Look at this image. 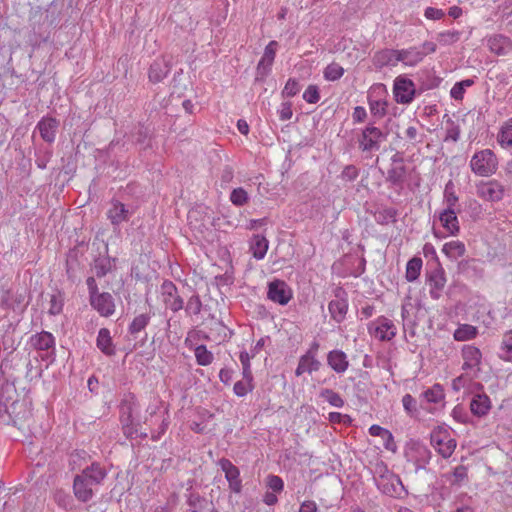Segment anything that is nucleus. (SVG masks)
Instances as JSON below:
<instances>
[{
    "label": "nucleus",
    "instance_id": "17",
    "mask_svg": "<svg viewBox=\"0 0 512 512\" xmlns=\"http://www.w3.org/2000/svg\"><path fill=\"white\" fill-rule=\"evenodd\" d=\"M89 301L90 305L103 317H110L115 312L114 298L108 292L98 293Z\"/></svg>",
    "mask_w": 512,
    "mask_h": 512
},
{
    "label": "nucleus",
    "instance_id": "43",
    "mask_svg": "<svg viewBox=\"0 0 512 512\" xmlns=\"http://www.w3.org/2000/svg\"><path fill=\"white\" fill-rule=\"evenodd\" d=\"M50 306L48 309V313L50 315H58L63 310L64 305V295L62 292L58 291L56 294H52L49 302Z\"/></svg>",
    "mask_w": 512,
    "mask_h": 512
},
{
    "label": "nucleus",
    "instance_id": "11",
    "mask_svg": "<svg viewBox=\"0 0 512 512\" xmlns=\"http://www.w3.org/2000/svg\"><path fill=\"white\" fill-rule=\"evenodd\" d=\"M293 297V291L283 280L275 279L268 283L267 298L281 306L287 305Z\"/></svg>",
    "mask_w": 512,
    "mask_h": 512
},
{
    "label": "nucleus",
    "instance_id": "34",
    "mask_svg": "<svg viewBox=\"0 0 512 512\" xmlns=\"http://www.w3.org/2000/svg\"><path fill=\"white\" fill-rule=\"evenodd\" d=\"M442 251L448 258L456 260L465 254L466 248L463 242L456 240L445 243Z\"/></svg>",
    "mask_w": 512,
    "mask_h": 512
},
{
    "label": "nucleus",
    "instance_id": "58",
    "mask_svg": "<svg viewBox=\"0 0 512 512\" xmlns=\"http://www.w3.org/2000/svg\"><path fill=\"white\" fill-rule=\"evenodd\" d=\"M359 176V169L354 165H346L340 175L341 180L352 182Z\"/></svg>",
    "mask_w": 512,
    "mask_h": 512
},
{
    "label": "nucleus",
    "instance_id": "10",
    "mask_svg": "<svg viewBox=\"0 0 512 512\" xmlns=\"http://www.w3.org/2000/svg\"><path fill=\"white\" fill-rule=\"evenodd\" d=\"M430 439L432 446L443 458H449L456 448V440L450 438L448 432L441 428L434 429Z\"/></svg>",
    "mask_w": 512,
    "mask_h": 512
},
{
    "label": "nucleus",
    "instance_id": "47",
    "mask_svg": "<svg viewBox=\"0 0 512 512\" xmlns=\"http://www.w3.org/2000/svg\"><path fill=\"white\" fill-rule=\"evenodd\" d=\"M344 74V68L338 63L329 64L324 70V78L328 81H336Z\"/></svg>",
    "mask_w": 512,
    "mask_h": 512
},
{
    "label": "nucleus",
    "instance_id": "56",
    "mask_svg": "<svg viewBox=\"0 0 512 512\" xmlns=\"http://www.w3.org/2000/svg\"><path fill=\"white\" fill-rule=\"evenodd\" d=\"M300 89L301 85L299 81L294 78H289L282 91V95L284 97H293L300 91Z\"/></svg>",
    "mask_w": 512,
    "mask_h": 512
},
{
    "label": "nucleus",
    "instance_id": "41",
    "mask_svg": "<svg viewBox=\"0 0 512 512\" xmlns=\"http://www.w3.org/2000/svg\"><path fill=\"white\" fill-rule=\"evenodd\" d=\"M150 322V315L149 314H140L138 316H136L133 321L131 322V324L129 325V333L132 334V335H135L139 332H141L142 330L145 329V327L149 324Z\"/></svg>",
    "mask_w": 512,
    "mask_h": 512
},
{
    "label": "nucleus",
    "instance_id": "20",
    "mask_svg": "<svg viewBox=\"0 0 512 512\" xmlns=\"http://www.w3.org/2000/svg\"><path fill=\"white\" fill-rule=\"evenodd\" d=\"M370 332H374L375 336L381 341H389L396 336V326L394 323L385 317H380L377 324L369 327Z\"/></svg>",
    "mask_w": 512,
    "mask_h": 512
},
{
    "label": "nucleus",
    "instance_id": "57",
    "mask_svg": "<svg viewBox=\"0 0 512 512\" xmlns=\"http://www.w3.org/2000/svg\"><path fill=\"white\" fill-rule=\"evenodd\" d=\"M303 99L309 104H315L320 100L319 88L316 85H309L303 93Z\"/></svg>",
    "mask_w": 512,
    "mask_h": 512
},
{
    "label": "nucleus",
    "instance_id": "29",
    "mask_svg": "<svg viewBox=\"0 0 512 512\" xmlns=\"http://www.w3.org/2000/svg\"><path fill=\"white\" fill-rule=\"evenodd\" d=\"M439 220L442 223V226L451 235H457L459 233L460 227L456 210L444 209L439 215Z\"/></svg>",
    "mask_w": 512,
    "mask_h": 512
},
{
    "label": "nucleus",
    "instance_id": "3",
    "mask_svg": "<svg viewBox=\"0 0 512 512\" xmlns=\"http://www.w3.org/2000/svg\"><path fill=\"white\" fill-rule=\"evenodd\" d=\"M31 400L23 397L6 408L0 410V421L4 424H12L19 430H29L32 422Z\"/></svg>",
    "mask_w": 512,
    "mask_h": 512
},
{
    "label": "nucleus",
    "instance_id": "36",
    "mask_svg": "<svg viewBox=\"0 0 512 512\" xmlns=\"http://www.w3.org/2000/svg\"><path fill=\"white\" fill-rule=\"evenodd\" d=\"M398 211L392 207H386L378 209L374 213L375 221L380 225H388L389 223H395Z\"/></svg>",
    "mask_w": 512,
    "mask_h": 512
},
{
    "label": "nucleus",
    "instance_id": "35",
    "mask_svg": "<svg viewBox=\"0 0 512 512\" xmlns=\"http://www.w3.org/2000/svg\"><path fill=\"white\" fill-rule=\"evenodd\" d=\"M405 165H392L387 172V181L394 186H402L406 178Z\"/></svg>",
    "mask_w": 512,
    "mask_h": 512
},
{
    "label": "nucleus",
    "instance_id": "32",
    "mask_svg": "<svg viewBox=\"0 0 512 512\" xmlns=\"http://www.w3.org/2000/svg\"><path fill=\"white\" fill-rule=\"evenodd\" d=\"M269 242L263 235H254L251 241L250 250L253 257L261 260L265 257L268 250Z\"/></svg>",
    "mask_w": 512,
    "mask_h": 512
},
{
    "label": "nucleus",
    "instance_id": "19",
    "mask_svg": "<svg viewBox=\"0 0 512 512\" xmlns=\"http://www.w3.org/2000/svg\"><path fill=\"white\" fill-rule=\"evenodd\" d=\"M133 211H130L122 202L118 200L111 201V207L107 211V218L114 227L127 222Z\"/></svg>",
    "mask_w": 512,
    "mask_h": 512
},
{
    "label": "nucleus",
    "instance_id": "2",
    "mask_svg": "<svg viewBox=\"0 0 512 512\" xmlns=\"http://www.w3.org/2000/svg\"><path fill=\"white\" fill-rule=\"evenodd\" d=\"M22 359L17 357L7 358L0 365V410L9 404L18 401L19 395L15 387V367L19 366Z\"/></svg>",
    "mask_w": 512,
    "mask_h": 512
},
{
    "label": "nucleus",
    "instance_id": "8",
    "mask_svg": "<svg viewBox=\"0 0 512 512\" xmlns=\"http://www.w3.org/2000/svg\"><path fill=\"white\" fill-rule=\"evenodd\" d=\"M395 101L399 104H410L417 93L414 82L406 76L395 78L393 84Z\"/></svg>",
    "mask_w": 512,
    "mask_h": 512
},
{
    "label": "nucleus",
    "instance_id": "45",
    "mask_svg": "<svg viewBox=\"0 0 512 512\" xmlns=\"http://www.w3.org/2000/svg\"><path fill=\"white\" fill-rule=\"evenodd\" d=\"M131 138L137 144H144L149 137V128L139 123L131 131Z\"/></svg>",
    "mask_w": 512,
    "mask_h": 512
},
{
    "label": "nucleus",
    "instance_id": "24",
    "mask_svg": "<svg viewBox=\"0 0 512 512\" xmlns=\"http://www.w3.org/2000/svg\"><path fill=\"white\" fill-rule=\"evenodd\" d=\"M277 46L278 43L276 41H270L265 47L264 54L257 65V75L264 77L268 74L275 59Z\"/></svg>",
    "mask_w": 512,
    "mask_h": 512
},
{
    "label": "nucleus",
    "instance_id": "49",
    "mask_svg": "<svg viewBox=\"0 0 512 512\" xmlns=\"http://www.w3.org/2000/svg\"><path fill=\"white\" fill-rule=\"evenodd\" d=\"M112 269L110 258H99L95 260L94 272L98 278H102L107 275Z\"/></svg>",
    "mask_w": 512,
    "mask_h": 512
},
{
    "label": "nucleus",
    "instance_id": "40",
    "mask_svg": "<svg viewBox=\"0 0 512 512\" xmlns=\"http://www.w3.org/2000/svg\"><path fill=\"white\" fill-rule=\"evenodd\" d=\"M195 358L198 365L207 366L212 363L214 356L205 345H199L195 348Z\"/></svg>",
    "mask_w": 512,
    "mask_h": 512
},
{
    "label": "nucleus",
    "instance_id": "44",
    "mask_svg": "<svg viewBox=\"0 0 512 512\" xmlns=\"http://www.w3.org/2000/svg\"><path fill=\"white\" fill-rule=\"evenodd\" d=\"M320 396L324 398L331 406L341 408L344 405V400L340 394L333 391L332 389H323L320 392Z\"/></svg>",
    "mask_w": 512,
    "mask_h": 512
},
{
    "label": "nucleus",
    "instance_id": "15",
    "mask_svg": "<svg viewBox=\"0 0 512 512\" xmlns=\"http://www.w3.org/2000/svg\"><path fill=\"white\" fill-rule=\"evenodd\" d=\"M426 278L430 286L431 297L435 300L439 299L447 281L444 269L437 263L434 269L426 273Z\"/></svg>",
    "mask_w": 512,
    "mask_h": 512
},
{
    "label": "nucleus",
    "instance_id": "39",
    "mask_svg": "<svg viewBox=\"0 0 512 512\" xmlns=\"http://www.w3.org/2000/svg\"><path fill=\"white\" fill-rule=\"evenodd\" d=\"M138 409L139 404L137 403L135 397L133 395H128L121 401L120 415L135 416Z\"/></svg>",
    "mask_w": 512,
    "mask_h": 512
},
{
    "label": "nucleus",
    "instance_id": "51",
    "mask_svg": "<svg viewBox=\"0 0 512 512\" xmlns=\"http://www.w3.org/2000/svg\"><path fill=\"white\" fill-rule=\"evenodd\" d=\"M202 310V301L199 295H192L186 304L185 312L187 315H198Z\"/></svg>",
    "mask_w": 512,
    "mask_h": 512
},
{
    "label": "nucleus",
    "instance_id": "18",
    "mask_svg": "<svg viewBox=\"0 0 512 512\" xmlns=\"http://www.w3.org/2000/svg\"><path fill=\"white\" fill-rule=\"evenodd\" d=\"M399 51L396 49L384 48L376 51L372 56V64L376 70L384 67H395L399 63Z\"/></svg>",
    "mask_w": 512,
    "mask_h": 512
},
{
    "label": "nucleus",
    "instance_id": "7",
    "mask_svg": "<svg viewBox=\"0 0 512 512\" xmlns=\"http://www.w3.org/2000/svg\"><path fill=\"white\" fill-rule=\"evenodd\" d=\"M405 457L407 462L414 465V472L418 473L430 462L431 451L420 442H411L405 451Z\"/></svg>",
    "mask_w": 512,
    "mask_h": 512
},
{
    "label": "nucleus",
    "instance_id": "46",
    "mask_svg": "<svg viewBox=\"0 0 512 512\" xmlns=\"http://www.w3.org/2000/svg\"><path fill=\"white\" fill-rule=\"evenodd\" d=\"M462 33L458 30H447L437 35V40L442 45H451L459 41Z\"/></svg>",
    "mask_w": 512,
    "mask_h": 512
},
{
    "label": "nucleus",
    "instance_id": "9",
    "mask_svg": "<svg viewBox=\"0 0 512 512\" xmlns=\"http://www.w3.org/2000/svg\"><path fill=\"white\" fill-rule=\"evenodd\" d=\"M386 139V134L373 124H369L363 129L361 136L358 139L359 148L363 152L377 151L380 148V143Z\"/></svg>",
    "mask_w": 512,
    "mask_h": 512
},
{
    "label": "nucleus",
    "instance_id": "28",
    "mask_svg": "<svg viewBox=\"0 0 512 512\" xmlns=\"http://www.w3.org/2000/svg\"><path fill=\"white\" fill-rule=\"evenodd\" d=\"M321 362L317 359V357H314L312 355H302L299 358L298 366L295 370L296 376H301L303 373H313L320 369Z\"/></svg>",
    "mask_w": 512,
    "mask_h": 512
},
{
    "label": "nucleus",
    "instance_id": "60",
    "mask_svg": "<svg viewBox=\"0 0 512 512\" xmlns=\"http://www.w3.org/2000/svg\"><path fill=\"white\" fill-rule=\"evenodd\" d=\"M402 404H403V407L405 409V411L413 416L416 411H417V401L416 399L410 395V394H405L402 398Z\"/></svg>",
    "mask_w": 512,
    "mask_h": 512
},
{
    "label": "nucleus",
    "instance_id": "23",
    "mask_svg": "<svg viewBox=\"0 0 512 512\" xmlns=\"http://www.w3.org/2000/svg\"><path fill=\"white\" fill-rule=\"evenodd\" d=\"M59 121L53 117H43L37 124L41 138L48 143L55 140Z\"/></svg>",
    "mask_w": 512,
    "mask_h": 512
},
{
    "label": "nucleus",
    "instance_id": "4",
    "mask_svg": "<svg viewBox=\"0 0 512 512\" xmlns=\"http://www.w3.org/2000/svg\"><path fill=\"white\" fill-rule=\"evenodd\" d=\"M498 167V159L491 149L476 152L470 160L471 170L478 176L488 177L494 174Z\"/></svg>",
    "mask_w": 512,
    "mask_h": 512
},
{
    "label": "nucleus",
    "instance_id": "22",
    "mask_svg": "<svg viewBox=\"0 0 512 512\" xmlns=\"http://www.w3.org/2000/svg\"><path fill=\"white\" fill-rule=\"evenodd\" d=\"M487 47L496 55H506L512 50V41L506 36L495 34L487 38Z\"/></svg>",
    "mask_w": 512,
    "mask_h": 512
},
{
    "label": "nucleus",
    "instance_id": "38",
    "mask_svg": "<svg viewBox=\"0 0 512 512\" xmlns=\"http://www.w3.org/2000/svg\"><path fill=\"white\" fill-rule=\"evenodd\" d=\"M422 264V259L419 257H413L407 262L405 277L408 282H414L418 279L422 269Z\"/></svg>",
    "mask_w": 512,
    "mask_h": 512
},
{
    "label": "nucleus",
    "instance_id": "48",
    "mask_svg": "<svg viewBox=\"0 0 512 512\" xmlns=\"http://www.w3.org/2000/svg\"><path fill=\"white\" fill-rule=\"evenodd\" d=\"M422 396L429 403H439L444 398L443 389L439 384H435L432 388L423 392Z\"/></svg>",
    "mask_w": 512,
    "mask_h": 512
},
{
    "label": "nucleus",
    "instance_id": "5",
    "mask_svg": "<svg viewBox=\"0 0 512 512\" xmlns=\"http://www.w3.org/2000/svg\"><path fill=\"white\" fill-rule=\"evenodd\" d=\"M30 344L39 352L43 361L52 363L55 360V337L50 332L42 331L32 335Z\"/></svg>",
    "mask_w": 512,
    "mask_h": 512
},
{
    "label": "nucleus",
    "instance_id": "27",
    "mask_svg": "<svg viewBox=\"0 0 512 512\" xmlns=\"http://www.w3.org/2000/svg\"><path fill=\"white\" fill-rule=\"evenodd\" d=\"M327 364L336 373L341 374L348 369L349 361L347 359V355L342 350L336 349L328 353Z\"/></svg>",
    "mask_w": 512,
    "mask_h": 512
},
{
    "label": "nucleus",
    "instance_id": "63",
    "mask_svg": "<svg viewBox=\"0 0 512 512\" xmlns=\"http://www.w3.org/2000/svg\"><path fill=\"white\" fill-rule=\"evenodd\" d=\"M140 426H141V423L139 422L136 424L123 426V427H121V429H122L123 434L126 436V438L134 439V438L138 437V429L140 428Z\"/></svg>",
    "mask_w": 512,
    "mask_h": 512
},
{
    "label": "nucleus",
    "instance_id": "31",
    "mask_svg": "<svg viewBox=\"0 0 512 512\" xmlns=\"http://www.w3.org/2000/svg\"><path fill=\"white\" fill-rule=\"evenodd\" d=\"M97 348L107 356L115 354V347L112 342L110 331L107 328H101L96 339Z\"/></svg>",
    "mask_w": 512,
    "mask_h": 512
},
{
    "label": "nucleus",
    "instance_id": "52",
    "mask_svg": "<svg viewBox=\"0 0 512 512\" xmlns=\"http://www.w3.org/2000/svg\"><path fill=\"white\" fill-rule=\"evenodd\" d=\"M387 102L385 100H370L369 107L373 116L382 118L387 113Z\"/></svg>",
    "mask_w": 512,
    "mask_h": 512
},
{
    "label": "nucleus",
    "instance_id": "59",
    "mask_svg": "<svg viewBox=\"0 0 512 512\" xmlns=\"http://www.w3.org/2000/svg\"><path fill=\"white\" fill-rule=\"evenodd\" d=\"M89 457V454L85 450H75L70 455L69 464L72 466V469H75L81 466V461H85Z\"/></svg>",
    "mask_w": 512,
    "mask_h": 512
},
{
    "label": "nucleus",
    "instance_id": "54",
    "mask_svg": "<svg viewBox=\"0 0 512 512\" xmlns=\"http://www.w3.org/2000/svg\"><path fill=\"white\" fill-rule=\"evenodd\" d=\"M254 389L252 381L240 380L234 384L233 391L238 397H244Z\"/></svg>",
    "mask_w": 512,
    "mask_h": 512
},
{
    "label": "nucleus",
    "instance_id": "21",
    "mask_svg": "<svg viewBox=\"0 0 512 512\" xmlns=\"http://www.w3.org/2000/svg\"><path fill=\"white\" fill-rule=\"evenodd\" d=\"M462 358L464 360L463 370L476 369V373L480 371L482 353L477 347L464 345L462 348Z\"/></svg>",
    "mask_w": 512,
    "mask_h": 512
},
{
    "label": "nucleus",
    "instance_id": "62",
    "mask_svg": "<svg viewBox=\"0 0 512 512\" xmlns=\"http://www.w3.org/2000/svg\"><path fill=\"white\" fill-rule=\"evenodd\" d=\"M54 499L58 506L64 509H69L72 505V498L62 491L56 492Z\"/></svg>",
    "mask_w": 512,
    "mask_h": 512
},
{
    "label": "nucleus",
    "instance_id": "1",
    "mask_svg": "<svg viewBox=\"0 0 512 512\" xmlns=\"http://www.w3.org/2000/svg\"><path fill=\"white\" fill-rule=\"evenodd\" d=\"M107 477L106 469L98 462L86 466L73 480V492L76 499L86 503L94 496V488L100 486Z\"/></svg>",
    "mask_w": 512,
    "mask_h": 512
},
{
    "label": "nucleus",
    "instance_id": "26",
    "mask_svg": "<svg viewBox=\"0 0 512 512\" xmlns=\"http://www.w3.org/2000/svg\"><path fill=\"white\" fill-rule=\"evenodd\" d=\"M491 409V400L484 393H477L470 402V410L473 415L483 417L489 413Z\"/></svg>",
    "mask_w": 512,
    "mask_h": 512
},
{
    "label": "nucleus",
    "instance_id": "13",
    "mask_svg": "<svg viewBox=\"0 0 512 512\" xmlns=\"http://www.w3.org/2000/svg\"><path fill=\"white\" fill-rule=\"evenodd\" d=\"M375 485L381 493L393 498H404L408 495V491L403 485L400 477L396 474L392 478L386 477L379 479Z\"/></svg>",
    "mask_w": 512,
    "mask_h": 512
},
{
    "label": "nucleus",
    "instance_id": "6",
    "mask_svg": "<svg viewBox=\"0 0 512 512\" xmlns=\"http://www.w3.org/2000/svg\"><path fill=\"white\" fill-rule=\"evenodd\" d=\"M399 51V62L406 66H416L428 54L436 51V44L431 41L424 42L421 47H410Z\"/></svg>",
    "mask_w": 512,
    "mask_h": 512
},
{
    "label": "nucleus",
    "instance_id": "42",
    "mask_svg": "<svg viewBox=\"0 0 512 512\" xmlns=\"http://www.w3.org/2000/svg\"><path fill=\"white\" fill-rule=\"evenodd\" d=\"M444 199L447 206L446 209L456 210L458 196L455 193L454 184L451 180L445 186Z\"/></svg>",
    "mask_w": 512,
    "mask_h": 512
},
{
    "label": "nucleus",
    "instance_id": "14",
    "mask_svg": "<svg viewBox=\"0 0 512 512\" xmlns=\"http://www.w3.org/2000/svg\"><path fill=\"white\" fill-rule=\"evenodd\" d=\"M218 465L225 473V478L228 481L229 489L233 493H240L242 491V480L240 478V470L229 459L221 458Z\"/></svg>",
    "mask_w": 512,
    "mask_h": 512
},
{
    "label": "nucleus",
    "instance_id": "25",
    "mask_svg": "<svg viewBox=\"0 0 512 512\" xmlns=\"http://www.w3.org/2000/svg\"><path fill=\"white\" fill-rule=\"evenodd\" d=\"M171 66L168 61L165 59H156L154 62L150 65L149 68V80L152 83H159L161 82L170 72Z\"/></svg>",
    "mask_w": 512,
    "mask_h": 512
},
{
    "label": "nucleus",
    "instance_id": "55",
    "mask_svg": "<svg viewBox=\"0 0 512 512\" xmlns=\"http://www.w3.org/2000/svg\"><path fill=\"white\" fill-rule=\"evenodd\" d=\"M501 349L506 353L500 355L501 359L509 361L510 357L508 356V354L512 353V330L504 334Z\"/></svg>",
    "mask_w": 512,
    "mask_h": 512
},
{
    "label": "nucleus",
    "instance_id": "61",
    "mask_svg": "<svg viewBox=\"0 0 512 512\" xmlns=\"http://www.w3.org/2000/svg\"><path fill=\"white\" fill-rule=\"evenodd\" d=\"M267 486L274 492L280 493L284 489V482L277 475H269L267 477Z\"/></svg>",
    "mask_w": 512,
    "mask_h": 512
},
{
    "label": "nucleus",
    "instance_id": "16",
    "mask_svg": "<svg viewBox=\"0 0 512 512\" xmlns=\"http://www.w3.org/2000/svg\"><path fill=\"white\" fill-rule=\"evenodd\" d=\"M504 194V186L496 180L481 183L477 187V195L486 201H500Z\"/></svg>",
    "mask_w": 512,
    "mask_h": 512
},
{
    "label": "nucleus",
    "instance_id": "64",
    "mask_svg": "<svg viewBox=\"0 0 512 512\" xmlns=\"http://www.w3.org/2000/svg\"><path fill=\"white\" fill-rule=\"evenodd\" d=\"M453 483H461L463 480L467 478V468L463 465H459L453 470Z\"/></svg>",
    "mask_w": 512,
    "mask_h": 512
},
{
    "label": "nucleus",
    "instance_id": "30",
    "mask_svg": "<svg viewBox=\"0 0 512 512\" xmlns=\"http://www.w3.org/2000/svg\"><path fill=\"white\" fill-rule=\"evenodd\" d=\"M338 297V294H336ZM328 310L333 320L340 323L345 319L348 310L347 300L344 298H337L331 300L328 304Z\"/></svg>",
    "mask_w": 512,
    "mask_h": 512
},
{
    "label": "nucleus",
    "instance_id": "53",
    "mask_svg": "<svg viewBox=\"0 0 512 512\" xmlns=\"http://www.w3.org/2000/svg\"><path fill=\"white\" fill-rule=\"evenodd\" d=\"M230 200L234 205L240 207V206L245 205L248 202L249 196H248V193L246 192V190L239 187V188L234 189L231 192Z\"/></svg>",
    "mask_w": 512,
    "mask_h": 512
},
{
    "label": "nucleus",
    "instance_id": "37",
    "mask_svg": "<svg viewBox=\"0 0 512 512\" xmlns=\"http://www.w3.org/2000/svg\"><path fill=\"white\" fill-rule=\"evenodd\" d=\"M478 335L477 327L470 324H461L454 331L453 337L456 341H468Z\"/></svg>",
    "mask_w": 512,
    "mask_h": 512
},
{
    "label": "nucleus",
    "instance_id": "50",
    "mask_svg": "<svg viewBox=\"0 0 512 512\" xmlns=\"http://www.w3.org/2000/svg\"><path fill=\"white\" fill-rule=\"evenodd\" d=\"M395 473L392 472L387 464L383 461H379L374 465L373 469V480L374 482L379 481V479H383L386 477L392 478Z\"/></svg>",
    "mask_w": 512,
    "mask_h": 512
},
{
    "label": "nucleus",
    "instance_id": "33",
    "mask_svg": "<svg viewBox=\"0 0 512 512\" xmlns=\"http://www.w3.org/2000/svg\"><path fill=\"white\" fill-rule=\"evenodd\" d=\"M497 141L502 148L512 149V117L502 125Z\"/></svg>",
    "mask_w": 512,
    "mask_h": 512
},
{
    "label": "nucleus",
    "instance_id": "12",
    "mask_svg": "<svg viewBox=\"0 0 512 512\" xmlns=\"http://www.w3.org/2000/svg\"><path fill=\"white\" fill-rule=\"evenodd\" d=\"M161 297L166 308L170 309L174 313L180 311L184 307L183 298L179 295L176 285L170 280H165L162 283Z\"/></svg>",
    "mask_w": 512,
    "mask_h": 512
}]
</instances>
